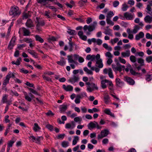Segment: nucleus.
I'll return each mask as SVG.
<instances>
[{"instance_id":"nucleus-1","label":"nucleus","mask_w":152,"mask_h":152,"mask_svg":"<svg viewBox=\"0 0 152 152\" xmlns=\"http://www.w3.org/2000/svg\"><path fill=\"white\" fill-rule=\"evenodd\" d=\"M97 25V22L94 21L90 25H85L83 27L84 32L87 35H89L91 34V32L95 30L96 26Z\"/></svg>"},{"instance_id":"nucleus-2","label":"nucleus","mask_w":152,"mask_h":152,"mask_svg":"<svg viewBox=\"0 0 152 152\" xmlns=\"http://www.w3.org/2000/svg\"><path fill=\"white\" fill-rule=\"evenodd\" d=\"M21 11L18 7L14 6L12 7L10 11L9 14L13 17L18 16L21 13Z\"/></svg>"},{"instance_id":"nucleus-3","label":"nucleus","mask_w":152,"mask_h":152,"mask_svg":"<svg viewBox=\"0 0 152 152\" xmlns=\"http://www.w3.org/2000/svg\"><path fill=\"white\" fill-rule=\"evenodd\" d=\"M35 23L36 24V29L38 32L42 31V27L44 26L45 24L44 20H41L38 17L36 18Z\"/></svg>"},{"instance_id":"nucleus-4","label":"nucleus","mask_w":152,"mask_h":152,"mask_svg":"<svg viewBox=\"0 0 152 152\" xmlns=\"http://www.w3.org/2000/svg\"><path fill=\"white\" fill-rule=\"evenodd\" d=\"M109 133V131L107 129H105L102 130L100 133V134H99L98 135V139H102L104 137H106Z\"/></svg>"},{"instance_id":"nucleus-5","label":"nucleus","mask_w":152,"mask_h":152,"mask_svg":"<svg viewBox=\"0 0 152 152\" xmlns=\"http://www.w3.org/2000/svg\"><path fill=\"white\" fill-rule=\"evenodd\" d=\"M88 126L89 129H90V128L92 129L96 127L98 129H100L101 128V127L99 126L98 123L96 121L90 122L88 124Z\"/></svg>"},{"instance_id":"nucleus-6","label":"nucleus","mask_w":152,"mask_h":152,"mask_svg":"<svg viewBox=\"0 0 152 152\" xmlns=\"http://www.w3.org/2000/svg\"><path fill=\"white\" fill-rule=\"evenodd\" d=\"M103 72L105 74H108L109 77L111 78H113V75L112 69L110 68L104 69L103 70Z\"/></svg>"},{"instance_id":"nucleus-7","label":"nucleus","mask_w":152,"mask_h":152,"mask_svg":"<svg viewBox=\"0 0 152 152\" xmlns=\"http://www.w3.org/2000/svg\"><path fill=\"white\" fill-rule=\"evenodd\" d=\"M98 89V88L96 85L93 83H91V86H88L87 88V90L90 92H92L94 89L97 90Z\"/></svg>"},{"instance_id":"nucleus-8","label":"nucleus","mask_w":152,"mask_h":152,"mask_svg":"<svg viewBox=\"0 0 152 152\" xmlns=\"http://www.w3.org/2000/svg\"><path fill=\"white\" fill-rule=\"evenodd\" d=\"M79 80V78L78 76L74 75L72 77L70 78L68 80V81L72 84H74L75 82H78Z\"/></svg>"},{"instance_id":"nucleus-9","label":"nucleus","mask_w":152,"mask_h":152,"mask_svg":"<svg viewBox=\"0 0 152 152\" xmlns=\"http://www.w3.org/2000/svg\"><path fill=\"white\" fill-rule=\"evenodd\" d=\"M26 26L29 28H32L34 27L32 20L30 19H28L27 20L25 23Z\"/></svg>"},{"instance_id":"nucleus-10","label":"nucleus","mask_w":152,"mask_h":152,"mask_svg":"<svg viewBox=\"0 0 152 152\" xmlns=\"http://www.w3.org/2000/svg\"><path fill=\"white\" fill-rule=\"evenodd\" d=\"M124 17L127 20H132L134 17V15L128 12H126L124 13Z\"/></svg>"},{"instance_id":"nucleus-11","label":"nucleus","mask_w":152,"mask_h":152,"mask_svg":"<svg viewBox=\"0 0 152 152\" xmlns=\"http://www.w3.org/2000/svg\"><path fill=\"white\" fill-rule=\"evenodd\" d=\"M15 38L14 37L12 38L8 47L7 48L8 49L10 50L13 48V47L15 45Z\"/></svg>"},{"instance_id":"nucleus-12","label":"nucleus","mask_w":152,"mask_h":152,"mask_svg":"<svg viewBox=\"0 0 152 152\" xmlns=\"http://www.w3.org/2000/svg\"><path fill=\"white\" fill-rule=\"evenodd\" d=\"M20 29H21L22 30L23 33V35L24 36H29L30 35L31 33L30 30L25 27H22Z\"/></svg>"},{"instance_id":"nucleus-13","label":"nucleus","mask_w":152,"mask_h":152,"mask_svg":"<svg viewBox=\"0 0 152 152\" xmlns=\"http://www.w3.org/2000/svg\"><path fill=\"white\" fill-rule=\"evenodd\" d=\"M71 124L69 123H67L65 125V128L67 129H72L75 126V124L74 121H72Z\"/></svg>"},{"instance_id":"nucleus-14","label":"nucleus","mask_w":152,"mask_h":152,"mask_svg":"<svg viewBox=\"0 0 152 152\" xmlns=\"http://www.w3.org/2000/svg\"><path fill=\"white\" fill-rule=\"evenodd\" d=\"M63 88L66 91H71L73 90V87L70 85L66 86L65 85H63Z\"/></svg>"},{"instance_id":"nucleus-15","label":"nucleus","mask_w":152,"mask_h":152,"mask_svg":"<svg viewBox=\"0 0 152 152\" xmlns=\"http://www.w3.org/2000/svg\"><path fill=\"white\" fill-rule=\"evenodd\" d=\"M125 80L130 85H133L134 84V81L132 78L129 77H125Z\"/></svg>"},{"instance_id":"nucleus-16","label":"nucleus","mask_w":152,"mask_h":152,"mask_svg":"<svg viewBox=\"0 0 152 152\" xmlns=\"http://www.w3.org/2000/svg\"><path fill=\"white\" fill-rule=\"evenodd\" d=\"M115 82L116 85L119 87H121L124 85V82L121 81L118 78H116Z\"/></svg>"},{"instance_id":"nucleus-17","label":"nucleus","mask_w":152,"mask_h":152,"mask_svg":"<svg viewBox=\"0 0 152 152\" xmlns=\"http://www.w3.org/2000/svg\"><path fill=\"white\" fill-rule=\"evenodd\" d=\"M117 66L115 71H119V72L121 71L122 69H125V66H122L119 63L117 64Z\"/></svg>"},{"instance_id":"nucleus-18","label":"nucleus","mask_w":152,"mask_h":152,"mask_svg":"<svg viewBox=\"0 0 152 152\" xmlns=\"http://www.w3.org/2000/svg\"><path fill=\"white\" fill-rule=\"evenodd\" d=\"M145 21L146 23H151L152 22V16H146L144 18Z\"/></svg>"},{"instance_id":"nucleus-19","label":"nucleus","mask_w":152,"mask_h":152,"mask_svg":"<svg viewBox=\"0 0 152 152\" xmlns=\"http://www.w3.org/2000/svg\"><path fill=\"white\" fill-rule=\"evenodd\" d=\"M130 55V51L129 50H126L125 52H122L121 53V56L123 57H129Z\"/></svg>"},{"instance_id":"nucleus-20","label":"nucleus","mask_w":152,"mask_h":152,"mask_svg":"<svg viewBox=\"0 0 152 152\" xmlns=\"http://www.w3.org/2000/svg\"><path fill=\"white\" fill-rule=\"evenodd\" d=\"M56 63L60 65L63 66L65 64L66 61L64 58L61 57L60 61H57Z\"/></svg>"},{"instance_id":"nucleus-21","label":"nucleus","mask_w":152,"mask_h":152,"mask_svg":"<svg viewBox=\"0 0 152 152\" xmlns=\"http://www.w3.org/2000/svg\"><path fill=\"white\" fill-rule=\"evenodd\" d=\"M27 51L28 53L32 55L34 58H38L37 54L34 50H31L29 49H28Z\"/></svg>"},{"instance_id":"nucleus-22","label":"nucleus","mask_w":152,"mask_h":152,"mask_svg":"<svg viewBox=\"0 0 152 152\" xmlns=\"http://www.w3.org/2000/svg\"><path fill=\"white\" fill-rule=\"evenodd\" d=\"M144 36V33L142 32H140L139 33V34L136 35L135 36V39L136 40H139L140 38H143Z\"/></svg>"},{"instance_id":"nucleus-23","label":"nucleus","mask_w":152,"mask_h":152,"mask_svg":"<svg viewBox=\"0 0 152 152\" xmlns=\"http://www.w3.org/2000/svg\"><path fill=\"white\" fill-rule=\"evenodd\" d=\"M67 105H62L59 107V109L61 113H64L67 109Z\"/></svg>"},{"instance_id":"nucleus-24","label":"nucleus","mask_w":152,"mask_h":152,"mask_svg":"<svg viewBox=\"0 0 152 152\" xmlns=\"http://www.w3.org/2000/svg\"><path fill=\"white\" fill-rule=\"evenodd\" d=\"M31 15V13L29 11H28V13L24 12L23 14V19H27L28 18L30 17Z\"/></svg>"},{"instance_id":"nucleus-25","label":"nucleus","mask_w":152,"mask_h":152,"mask_svg":"<svg viewBox=\"0 0 152 152\" xmlns=\"http://www.w3.org/2000/svg\"><path fill=\"white\" fill-rule=\"evenodd\" d=\"M107 80H102L101 82V87L103 89L107 87V86L105 84V83L107 82Z\"/></svg>"},{"instance_id":"nucleus-26","label":"nucleus","mask_w":152,"mask_h":152,"mask_svg":"<svg viewBox=\"0 0 152 152\" xmlns=\"http://www.w3.org/2000/svg\"><path fill=\"white\" fill-rule=\"evenodd\" d=\"M104 102L107 104L110 101V98L108 94H105L104 96Z\"/></svg>"},{"instance_id":"nucleus-27","label":"nucleus","mask_w":152,"mask_h":152,"mask_svg":"<svg viewBox=\"0 0 152 152\" xmlns=\"http://www.w3.org/2000/svg\"><path fill=\"white\" fill-rule=\"evenodd\" d=\"M68 58V62L69 63H74L75 64H77V62H76L72 58V56L71 55H68L67 56Z\"/></svg>"},{"instance_id":"nucleus-28","label":"nucleus","mask_w":152,"mask_h":152,"mask_svg":"<svg viewBox=\"0 0 152 152\" xmlns=\"http://www.w3.org/2000/svg\"><path fill=\"white\" fill-rule=\"evenodd\" d=\"M114 15V14L113 11H110L107 14L106 16V19H110Z\"/></svg>"},{"instance_id":"nucleus-29","label":"nucleus","mask_w":152,"mask_h":152,"mask_svg":"<svg viewBox=\"0 0 152 152\" xmlns=\"http://www.w3.org/2000/svg\"><path fill=\"white\" fill-rule=\"evenodd\" d=\"M33 129L35 132H37L41 128L38 126L37 123H35L34 124V126L33 128Z\"/></svg>"},{"instance_id":"nucleus-30","label":"nucleus","mask_w":152,"mask_h":152,"mask_svg":"<svg viewBox=\"0 0 152 152\" xmlns=\"http://www.w3.org/2000/svg\"><path fill=\"white\" fill-rule=\"evenodd\" d=\"M140 29V27L138 25H135L134 27V29L132 31V33L134 34L136 33Z\"/></svg>"},{"instance_id":"nucleus-31","label":"nucleus","mask_w":152,"mask_h":152,"mask_svg":"<svg viewBox=\"0 0 152 152\" xmlns=\"http://www.w3.org/2000/svg\"><path fill=\"white\" fill-rule=\"evenodd\" d=\"M83 70L88 74L92 75L93 74L92 71L91 70H89L86 67L84 68Z\"/></svg>"},{"instance_id":"nucleus-32","label":"nucleus","mask_w":152,"mask_h":152,"mask_svg":"<svg viewBox=\"0 0 152 152\" xmlns=\"http://www.w3.org/2000/svg\"><path fill=\"white\" fill-rule=\"evenodd\" d=\"M36 40L37 41H39L40 43H43L44 42V40L40 37L39 35H37L35 36Z\"/></svg>"},{"instance_id":"nucleus-33","label":"nucleus","mask_w":152,"mask_h":152,"mask_svg":"<svg viewBox=\"0 0 152 152\" xmlns=\"http://www.w3.org/2000/svg\"><path fill=\"white\" fill-rule=\"evenodd\" d=\"M96 64L98 65V66L99 68H102L103 66L102 63V59H100L99 60L96 61Z\"/></svg>"},{"instance_id":"nucleus-34","label":"nucleus","mask_w":152,"mask_h":152,"mask_svg":"<svg viewBox=\"0 0 152 152\" xmlns=\"http://www.w3.org/2000/svg\"><path fill=\"white\" fill-rule=\"evenodd\" d=\"M134 22L136 23H139V25L141 27H143L144 24L142 22H140V19L138 18H135L134 20Z\"/></svg>"},{"instance_id":"nucleus-35","label":"nucleus","mask_w":152,"mask_h":152,"mask_svg":"<svg viewBox=\"0 0 152 152\" xmlns=\"http://www.w3.org/2000/svg\"><path fill=\"white\" fill-rule=\"evenodd\" d=\"M146 9L148 10L147 13L152 16V10L149 5H147Z\"/></svg>"},{"instance_id":"nucleus-36","label":"nucleus","mask_w":152,"mask_h":152,"mask_svg":"<svg viewBox=\"0 0 152 152\" xmlns=\"http://www.w3.org/2000/svg\"><path fill=\"white\" fill-rule=\"evenodd\" d=\"M103 46L106 49H107L109 51H111L112 50V47L110 46H108L106 43H104L103 45Z\"/></svg>"},{"instance_id":"nucleus-37","label":"nucleus","mask_w":152,"mask_h":152,"mask_svg":"<svg viewBox=\"0 0 152 152\" xmlns=\"http://www.w3.org/2000/svg\"><path fill=\"white\" fill-rule=\"evenodd\" d=\"M36 139H35V142L36 143H38V144H40V140L41 139L42 140L43 139V137L42 136L40 137H36Z\"/></svg>"},{"instance_id":"nucleus-38","label":"nucleus","mask_w":152,"mask_h":152,"mask_svg":"<svg viewBox=\"0 0 152 152\" xmlns=\"http://www.w3.org/2000/svg\"><path fill=\"white\" fill-rule=\"evenodd\" d=\"M79 140V138L78 136H75L74 137V139H73L72 141V145H75L77 142Z\"/></svg>"},{"instance_id":"nucleus-39","label":"nucleus","mask_w":152,"mask_h":152,"mask_svg":"<svg viewBox=\"0 0 152 152\" xmlns=\"http://www.w3.org/2000/svg\"><path fill=\"white\" fill-rule=\"evenodd\" d=\"M7 98L8 95H7L4 94L3 95L1 100V102L3 103H5L7 102Z\"/></svg>"},{"instance_id":"nucleus-40","label":"nucleus","mask_w":152,"mask_h":152,"mask_svg":"<svg viewBox=\"0 0 152 152\" xmlns=\"http://www.w3.org/2000/svg\"><path fill=\"white\" fill-rule=\"evenodd\" d=\"M10 78L8 77V76H6L5 79L4 80L3 82V84L4 85H7L8 83H9Z\"/></svg>"},{"instance_id":"nucleus-41","label":"nucleus","mask_w":152,"mask_h":152,"mask_svg":"<svg viewBox=\"0 0 152 152\" xmlns=\"http://www.w3.org/2000/svg\"><path fill=\"white\" fill-rule=\"evenodd\" d=\"M69 142L68 141H64L62 142L61 145L64 148H66L69 146Z\"/></svg>"},{"instance_id":"nucleus-42","label":"nucleus","mask_w":152,"mask_h":152,"mask_svg":"<svg viewBox=\"0 0 152 152\" xmlns=\"http://www.w3.org/2000/svg\"><path fill=\"white\" fill-rule=\"evenodd\" d=\"M104 112L107 114L110 115L112 116H114V114L112 113L110 111V110L109 109H106L105 110H104Z\"/></svg>"},{"instance_id":"nucleus-43","label":"nucleus","mask_w":152,"mask_h":152,"mask_svg":"<svg viewBox=\"0 0 152 152\" xmlns=\"http://www.w3.org/2000/svg\"><path fill=\"white\" fill-rule=\"evenodd\" d=\"M42 76L44 80H46L48 81L52 82L51 79L49 77L46 76L44 75H42Z\"/></svg>"},{"instance_id":"nucleus-44","label":"nucleus","mask_w":152,"mask_h":152,"mask_svg":"<svg viewBox=\"0 0 152 152\" xmlns=\"http://www.w3.org/2000/svg\"><path fill=\"white\" fill-rule=\"evenodd\" d=\"M130 72L133 75H137L140 74V73L136 72L134 70H133L132 69H130Z\"/></svg>"},{"instance_id":"nucleus-45","label":"nucleus","mask_w":152,"mask_h":152,"mask_svg":"<svg viewBox=\"0 0 152 152\" xmlns=\"http://www.w3.org/2000/svg\"><path fill=\"white\" fill-rule=\"evenodd\" d=\"M112 30L110 29H105L104 33L106 35H111Z\"/></svg>"},{"instance_id":"nucleus-46","label":"nucleus","mask_w":152,"mask_h":152,"mask_svg":"<svg viewBox=\"0 0 152 152\" xmlns=\"http://www.w3.org/2000/svg\"><path fill=\"white\" fill-rule=\"evenodd\" d=\"M67 33L70 35H75V31L74 30H72L70 29H68L67 31Z\"/></svg>"},{"instance_id":"nucleus-47","label":"nucleus","mask_w":152,"mask_h":152,"mask_svg":"<svg viewBox=\"0 0 152 152\" xmlns=\"http://www.w3.org/2000/svg\"><path fill=\"white\" fill-rule=\"evenodd\" d=\"M69 52H72L73 50V45H74L73 44V43H69Z\"/></svg>"},{"instance_id":"nucleus-48","label":"nucleus","mask_w":152,"mask_h":152,"mask_svg":"<svg viewBox=\"0 0 152 152\" xmlns=\"http://www.w3.org/2000/svg\"><path fill=\"white\" fill-rule=\"evenodd\" d=\"M23 41L27 43L32 42V39L29 38H24L23 39Z\"/></svg>"},{"instance_id":"nucleus-49","label":"nucleus","mask_w":152,"mask_h":152,"mask_svg":"<svg viewBox=\"0 0 152 152\" xmlns=\"http://www.w3.org/2000/svg\"><path fill=\"white\" fill-rule=\"evenodd\" d=\"M137 62L141 64V65H144V60L143 59L141 58H139L137 59Z\"/></svg>"},{"instance_id":"nucleus-50","label":"nucleus","mask_w":152,"mask_h":152,"mask_svg":"<svg viewBox=\"0 0 152 152\" xmlns=\"http://www.w3.org/2000/svg\"><path fill=\"white\" fill-rule=\"evenodd\" d=\"M130 59L131 62L134 63L136 61V57L133 55H132L130 57Z\"/></svg>"},{"instance_id":"nucleus-51","label":"nucleus","mask_w":152,"mask_h":152,"mask_svg":"<svg viewBox=\"0 0 152 152\" xmlns=\"http://www.w3.org/2000/svg\"><path fill=\"white\" fill-rule=\"evenodd\" d=\"M146 61L148 63L152 61V56L147 57L146 58Z\"/></svg>"},{"instance_id":"nucleus-52","label":"nucleus","mask_w":152,"mask_h":152,"mask_svg":"<svg viewBox=\"0 0 152 152\" xmlns=\"http://www.w3.org/2000/svg\"><path fill=\"white\" fill-rule=\"evenodd\" d=\"M128 8V6L126 4H123L122 10L123 11H126L127 8Z\"/></svg>"},{"instance_id":"nucleus-53","label":"nucleus","mask_w":152,"mask_h":152,"mask_svg":"<svg viewBox=\"0 0 152 152\" xmlns=\"http://www.w3.org/2000/svg\"><path fill=\"white\" fill-rule=\"evenodd\" d=\"M46 127L50 131H52L53 130V127L52 125L49 124L46 125Z\"/></svg>"},{"instance_id":"nucleus-54","label":"nucleus","mask_w":152,"mask_h":152,"mask_svg":"<svg viewBox=\"0 0 152 152\" xmlns=\"http://www.w3.org/2000/svg\"><path fill=\"white\" fill-rule=\"evenodd\" d=\"M146 80L148 81H151L152 79V75H146Z\"/></svg>"},{"instance_id":"nucleus-55","label":"nucleus","mask_w":152,"mask_h":152,"mask_svg":"<svg viewBox=\"0 0 152 152\" xmlns=\"http://www.w3.org/2000/svg\"><path fill=\"white\" fill-rule=\"evenodd\" d=\"M7 76H8V77L10 79L11 77H12V78H14L15 77V76L14 74L12 73L11 72H9Z\"/></svg>"},{"instance_id":"nucleus-56","label":"nucleus","mask_w":152,"mask_h":152,"mask_svg":"<svg viewBox=\"0 0 152 152\" xmlns=\"http://www.w3.org/2000/svg\"><path fill=\"white\" fill-rule=\"evenodd\" d=\"M107 23L108 24H110L111 25H114V23L110 19H106Z\"/></svg>"},{"instance_id":"nucleus-57","label":"nucleus","mask_w":152,"mask_h":152,"mask_svg":"<svg viewBox=\"0 0 152 152\" xmlns=\"http://www.w3.org/2000/svg\"><path fill=\"white\" fill-rule=\"evenodd\" d=\"M119 40L117 38H114L113 39H111L110 41L111 43L113 45L114 43H116Z\"/></svg>"},{"instance_id":"nucleus-58","label":"nucleus","mask_w":152,"mask_h":152,"mask_svg":"<svg viewBox=\"0 0 152 152\" xmlns=\"http://www.w3.org/2000/svg\"><path fill=\"white\" fill-rule=\"evenodd\" d=\"M105 56L109 58H111L113 57L112 55L110 52H108L105 53Z\"/></svg>"},{"instance_id":"nucleus-59","label":"nucleus","mask_w":152,"mask_h":152,"mask_svg":"<svg viewBox=\"0 0 152 152\" xmlns=\"http://www.w3.org/2000/svg\"><path fill=\"white\" fill-rule=\"evenodd\" d=\"M46 7L47 8L52 9L53 11L55 12L57 11V9L53 6H46Z\"/></svg>"},{"instance_id":"nucleus-60","label":"nucleus","mask_w":152,"mask_h":152,"mask_svg":"<svg viewBox=\"0 0 152 152\" xmlns=\"http://www.w3.org/2000/svg\"><path fill=\"white\" fill-rule=\"evenodd\" d=\"M26 46V45L25 44H23L21 45H18L17 48L20 50L22 48L25 47Z\"/></svg>"},{"instance_id":"nucleus-61","label":"nucleus","mask_w":152,"mask_h":152,"mask_svg":"<svg viewBox=\"0 0 152 152\" xmlns=\"http://www.w3.org/2000/svg\"><path fill=\"white\" fill-rule=\"evenodd\" d=\"M96 41L97 44L99 45H100L102 43V40L100 39H97Z\"/></svg>"},{"instance_id":"nucleus-62","label":"nucleus","mask_w":152,"mask_h":152,"mask_svg":"<svg viewBox=\"0 0 152 152\" xmlns=\"http://www.w3.org/2000/svg\"><path fill=\"white\" fill-rule=\"evenodd\" d=\"M50 13V12L49 11H45V12L44 15L47 17L48 18H50V17L49 15Z\"/></svg>"},{"instance_id":"nucleus-63","label":"nucleus","mask_w":152,"mask_h":152,"mask_svg":"<svg viewBox=\"0 0 152 152\" xmlns=\"http://www.w3.org/2000/svg\"><path fill=\"white\" fill-rule=\"evenodd\" d=\"M119 4V2L118 1H115L113 2V6L115 7H117Z\"/></svg>"},{"instance_id":"nucleus-64","label":"nucleus","mask_w":152,"mask_h":152,"mask_svg":"<svg viewBox=\"0 0 152 152\" xmlns=\"http://www.w3.org/2000/svg\"><path fill=\"white\" fill-rule=\"evenodd\" d=\"M146 37L148 39H152V34H150L149 33H147L146 34Z\"/></svg>"}]
</instances>
